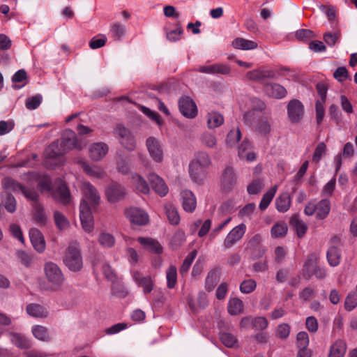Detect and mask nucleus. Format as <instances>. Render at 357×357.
I'll use <instances>...</instances> for the list:
<instances>
[{
    "label": "nucleus",
    "mask_w": 357,
    "mask_h": 357,
    "mask_svg": "<svg viewBox=\"0 0 357 357\" xmlns=\"http://www.w3.org/2000/svg\"><path fill=\"white\" fill-rule=\"evenodd\" d=\"M83 198L79 206V218L82 226L86 232L93 229L92 211H95L100 202L97 189L90 183L85 182L82 186Z\"/></svg>",
    "instance_id": "nucleus-1"
},
{
    "label": "nucleus",
    "mask_w": 357,
    "mask_h": 357,
    "mask_svg": "<svg viewBox=\"0 0 357 357\" xmlns=\"http://www.w3.org/2000/svg\"><path fill=\"white\" fill-rule=\"evenodd\" d=\"M63 264L72 272H79L83 268L81 248L77 241L70 243L63 259Z\"/></svg>",
    "instance_id": "nucleus-2"
},
{
    "label": "nucleus",
    "mask_w": 357,
    "mask_h": 357,
    "mask_svg": "<svg viewBox=\"0 0 357 357\" xmlns=\"http://www.w3.org/2000/svg\"><path fill=\"white\" fill-rule=\"evenodd\" d=\"M44 272L49 288L52 291L59 290L66 279L58 265L52 261L47 262L44 266Z\"/></svg>",
    "instance_id": "nucleus-3"
},
{
    "label": "nucleus",
    "mask_w": 357,
    "mask_h": 357,
    "mask_svg": "<svg viewBox=\"0 0 357 357\" xmlns=\"http://www.w3.org/2000/svg\"><path fill=\"white\" fill-rule=\"evenodd\" d=\"M65 153L73 149L82 150L86 144L82 138H79L71 129L65 130L60 143Z\"/></svg>",
    "instance_id": "nucleus-4"
},
{
    "label": "nucleus",
    "mask_w": 357,
    "mask_h": 357,
    "mask_svg": "<svg viewBox=\"0 0 357 357\" xmlns=\"http://www.w3.org/2000/svg\"><path fill=\"white\" fill-rule=\"evenodd\" d=\"M238 176L232 166L225 167L220 176V186L225 192H230L237 185Z\"/></svg>",
    "instance_id": "nucleus-5"
},
{
    "label": "nucleus",
    "mask_w": 357,
    "mask_h": 357,
    "mask_svg": "<svg viewBox=\"0 0 357 357\" xmlns=\"http://www.w3.org/2000/svg\"><path fill=\"white\" fill-rule=\"evenodd\" d=\"M65 152L58 140L52 142L45 149V165L49 168H54L58 165L57 162L53 160H58Z\"/></svg>",
    "instance_id": "nucleus-6"
},
{
    "label": "nucleus",
    "mask_w": 357,
    "mask_h": 357,
    "mask_svg": "<svg viewBox=\"0 0 357 357\" xmlns=\"http://www.w3.org/2000/svg\"><path fill=\"white\" fill-rule=\"evenodd\" d=\"M126 189L121 184L112 181L105 189V195L109 202L114 204L123 200L126 195Z\"/></svg>",
    "instance_id": "nucleus-7"
},
{
    "label": "nucleus",
    "mask_w": 357,
    "mask_h": 357,
    "mask_svg": "<svg viewBox=\"0 0 357 357\" xmlns=\"http://www.w3.org/2000/svg\"><path fill=\"white\" fill-rule=\"evenodd\" d=\"M287 116L293 123H299L303 118L305 109L303 104L298 99L291 100L287 106Z\"/></svg>",
    "instance_id": "nucleus-8"
},
{
    "label": "nucleus",
    "mask_w": 357,
    "mask_h": 357,
    "mask_svg": "<svg viewBox=\"0 0 357 357\" xmlns=\"http://www.w3.org/2000/svg\"><path fill=\"white\" fill-rule=\"evenodd\" d=\"M146 146L150 156L155 162L162 161L163 151L158 139L154 137H149L146 140Z\"/></svg>",
    "instance_id": "nucleus-9"
},
{
    "label": "nucleus",
    "mask_w": 357,
    "mask_h": 357,
    "mask_svg": "<svg viewBox=\"0 0 357 357\" xmlns=\"http://www.w3.org/2000/svg\"><path fill=\"white\" fill-rule=\"evenodd\" d=\"M178 107L181 113L187 118L192 119L197 114L196 104L188 96H183L179 99Z\"/></svg>",
    "instance_id": "nucleus-10"
},
{
    "label": "nucleus",
    "mask_w": 357,
    "mask_h": 357,
    "mask_svg": "<svg viewBox=\"0 0 357 357\" xmlns=\"http://www.w3.org/2000/svg\"><path fill=\"white\" fill-rule=\"evenodd\" d=\"M126 216L133 224L137 225H145L149 222V215L143 210L130 207L126 210Z\"/></svg>",
    "instance_id": "nucleus-11"
},
{
    "label": "nucleus",
    "mask_w": 357,
    "mask_h": 357,
    "mask_svg": "<svg viewBox=\"0 0 357 357\" xmlns=\"http://www.w3.org/2000/svg\"><path fill=\"white\" fill-rule=\"evenodd\" d=\"M246 231V226L241 223L234 227L227 235L224 240V245L226 248L232 247L237 241H240Z\"/></svg>",
    "instance_id": "nucleus-12"
},
{
    "label": "nucleus",
    "mask_w": 357,
    "mask_h": 357,
    "mask_svg": "<svg viewBox=\"0 0 357 357\" xmlns=\"http://www.w3.org/2000/svg\"><path fill=\"white\" fill-rule=\"evenodd\" d=\"M52 197L63 204V205H67L70 204L71 196L70 190L67 186V185L61 181L59 186L52 192Z\"/></svg>",
    "instance_id": "nucleus-13"
},
{
    "label": "nucleus",
    "mask_w": 357,
    "mask_h": 357,
    "mask_svg": "<svg viewBox=\"0 0 357 357\" xmlns=\"http://www.w3.org/2000/svg\"><path fill=\"white\" fill-rule=\"evenodd\" d=\"M31 243L33 248L39 253L45 250V241L42 232L37 228H31L29 232Z\"/></svg>",
    "instance_id": "nucleus-14"
},
{
    "label": "nucleus",
    "mask_w": 357,
    "mask_h": 357,
    "mask_svg": "<svg viewBox=\"0 0 357 357\" xmlns=\"http://www.w3.org/2000/svg\"><path fill=\"white\" fill-rule=\"evenodd\" d=\"M206 169L190 161L188 172L192 181L198 185H202L206 178Z\"/></svg>",
    "instance_id": "nucleus-15"
},
{
    "label": "nucleus",
    "mask_w": 357,
    "mask_h": 357,
    "mask_svg": "<svg viewBox=\"0 0 357 357\" xmlns=\"http://www.w3.org/2000/svg\"><path fill=\"white\" fill-rule=\"evenodd\" d=\"M132 278L137 284L143 288V292L145 294H149L153 289L154 282L150 275L144 276L139 271L133 273Z\"/></svg>",
    "instance_id": "nucleus-16"
},
{
    "label": "nucleus",
    "mask_w": 357,
    "mask_h": 357,
    "mask_svg": "<svg viewBox=\"0 0 357 357\" xmlns=\"http://www.w3.org/2000/svg\"><path fill=\"white\" fill-rule=\"evenodd\" d=\"M148 180L152 189L160 196L164 197L168 192V188L164 181L156 174L150 173Z\"/></svg>",
    "instance_id": "nucleus-17"
},
{
    "label": "nucleus",
    "mask_w": 357,
    "mask_h": 357,
    "mask_svg": "<svg viewBox=\"0 0 357 357\" xmlns=\"http://www.w3.org/2000/svg\"><path fill=\"white\" fill-rule=\"evenodd\" d=\"M75 162L80 165L84 172L90 176L97 178H103L106 176V172L101 167L96 165L90 166L83 158L75 159Z\"/></svg>",
    "instance_id": "nucleus-18"
},
{
    "label": "nucleus",
    "mask_w": 357,
    "mask_h": 357,
    "mask_svg": "<svg viewBox=\"0 0 357 357\" xmlns=\"http://www.w3.org/2000/svg\"><path fill=\"white\" fill-rule=\"evenodd\" d=\"M108 145L104 142L93 143L89 148V157L93 161L102 160L108 153Z\"/></svg>",
    "instance_id": "nucleus-19"
},
{
    "label": "nucleus",
    "mask_w": 357,
    "mask_h": 357,
    "mask_svg": "<svg viewBox=\"0 0 357 357\" xmlns=\"http://www.w3.org/2000/svg\"><path fill=\"white\" fill-rule=\"evenodd\" d=\"M265 93L271 98L282 99L287 93L286 89L278 83H266L264 86Z\"/></svg>",
    "instance_id": "nucleus-20"
},
{
    "label": "nucleus",
    "mask_w": 357,
    "mask_h": 357,
    "mask_svg": "<svg viewBox=\"0 0 357 357\" xmlns=\"http://www.w3.org/2000/svg\"><path fill=\"white\" fill-rule=\"evenodd\" d=\"M181 196L183 210L190 213L193 212L197 206L195 195L190 190H185L181 192Z\"/></svg>",
    "instance_id": "nucleus-21"
},
{
    "label": "nucleus",
    "mask_w": 357,
    "mask_h": 357,
    "mask_svg": "<svg viewBox=\"0 0 357 357\" xmlns=\"http://www.w3.org/2000/svg\"><path fill=\"white\" fill-rule=\"evenodd\" d=\"M9 335L11 342L17 347L21 349H27L31 348V342L24 335L13 332L10 333Z\"/></svg>",
    "instance_id": "nucleus-22"
},
{
    "label": "nucleus",
    "mask_w": 357,
    "mask_h": 357,
    "mask_svg": "<svg viewBox=\"0 0 357 357\" xmlns=\"http://www.w3.org/2000/svg\"><path fill=\"white\" fill-rule=\"evenodd\" d=\"M33 207V218L39 225H45L47 218L45 215L44 207L40 202H34L32 204Z\"/></svg>",
    "instance_id": "nucleus-23"
},
{
    "label": "nucleus",
    "mask_w": 357,
    "mask_h": 357,
    "mask_svg": "<svg viewBox=\"0 0 357 357\" xmlns=\"http://www.w3.org/2000/svg\"><path fill=\"white\" fill-rule=\"evenodd\" d=\"M138 242L143 245L145 248L151 252L160 254L162 252V247L158 243V241L154 239L150 238L139 237L138 238Z\"/></svg>",
    "instance_id": "nucleus-24"
},
{
    "label": "nucleus",
    "mask_w": 357,
    "mask_h": 357,
    "mask_svg": "<svg viewBox=\"0 0 357 357\" xmlns=\"http://www.w3.org/2000/svg\"><path fill=\"white\" fill-rule=\"evenodd\" d=\"M289 224L296 231L298 238H302L305 236L307 230V226L304 222L299 219L298 215L295 214L291 217L289 220Z\"/></svg>",
    "instance_id": "nucleus-25"
},
{
    "label": "nucleus",
    "mask_w": 357,
    "mask_h": 357,
    "mask_svg": "<svg viewBox=\"0 0 357 357\" xmlns=\"http://www.w3.org/2000/svg\"><path fill=\"white\" fill-rule=\"evenodd\" d=\"M291 205V197L288 192L282 193L275 199V206L278 211L284 213L289 210Z\"/></svg>",
    "instance_id": "nucleus-26"
},
{
    "label": "nucleus",
    "mask_w": 357,
    "mask_h": 357,
    "mask_svg": "<svg viewBox=\"0 0 357 357\" xmlns=\"http://www.w3.org/2000/svg\"><path fill=\"white\" fill-rule=\"evenodd\" d=\"M26 312L31 317L42 318L47 316L48 312L42 305L37 303L29 304L26 307Z\"/></svg>",
    "instance_id": "nucleus-27"
},
{
    "label": "nucleus",
    "mask_w": 357,
    "mask_h": 357,
    "mask_svg": "<svg viewBox=\"0 0 357 357\" xmlns=\"http://www.w3.org/2000/svg\"><path fill=\"white\" fill-rule=\"evenodd\" d=\"M116 169L119 173L128 174L130 170V159L127 156L119 154L116 158Z\"/></svg>",
    "instance_id": "nucleus-28"
},
{
    "label": "nucleus",
    "mask_w": 357,
    "mask_h": 357,
    "mask_svg": "<svg viewBox=\"0 0 357 357\" xmlns=\"http://www.w3.org/2000/svg\"><path fill=\"white\" fill-rule=\"evenodd\" d=\"M232 46L236 49L250 50L257 48V43L255 41L246 40L243 38H236L233 40Z\"/></svg>",
    "instance_id": "nucleus-29"
},
{
    "label": "nucleus",
    "mask_w": 357,
    "mask_h": 357,
    "mask_svg": "<svg viewBox=\"0 0 357 357\" xmlns=\"http://www.w3.org/2000/svg\"><path fill=\"white\" fill-rule=\"evenodd\" d=\"M346 350V343L341 340H337L331 346L328 357H344Z\"/></svg>",
    "instance_id": "nucleus-30"
},
{
    "label": "nucleus",
    "mask_w": 357,
    "mask_h": 357,
    "mask_svg": "<svg viewBox=\"0 0 357 357\" xmlns=\"http://www.w3.org/2000/svg\"><path fill=\"white\" fill-rule=\"evenodd\" d=\"M326 257L331 266H337L341 259L340 250L336 246H331L327 251Z\"/></svg>",
    "instance_id": "nucleus-31"
},
{
    "label": "nucleus",
    "mask_w": 357,
    "mask_h": 357,
    "mask_svg": "<svg viewBox=\"0 0 357 357\" xmlns=\"http://www.w3.org/2000/svg\"><path fill=\"white\" fill-rule=\"evenodd\" d=\"M165 211L171 225H176L179 223L180 216L176 208L174 205L172 204H165Z\"/></svg>",
    "instance_id": "nucleus-32"
},
{
    "label": "nucleus",
    "mask_w": 357,
    "mask_h": 357,
    "mask_svg": "<svg viewBox=\"0 0 357 357\" xmlns=\"http://www.w3.org/2000/svg\"><path fill=\"white\" fill-rule=\"evenodd\" d=\"M220 280V273L218 269L210 271L207 275L205 282V288L208 291L213 290L215 284Z\"/></svg>",
    "instance_id": "nucleus-33"
},
{
    "label": "nucleus",
    "mask_w": 357,
    "mask_h": 357,
    "mask_svg": "<svg viewBox=\"0 0 357 357\" xmlns=\"http://www.w3.org/2000/svg\"><path fill=\"white\" fill-rule=\"evenodd\" d=\"M2 186L5 190H10L13 192H22L24 185L11 177H6L2 180Z\"/></svg>",
    "instance_id": "nucleus-34"
},
{
    "label": "nucleus",
    "mask_w": 357,
    "mask_h": 357,
    "mask_svg": "<svg viewBox=\"0 0 357 357\" xmlns=\"http://www.w3.org/2000/svg\"><path fill=\"white\" fill-rule=\"evenodd\" d=\"M33 336L41 341L48 342L51 340L48 329L43 326L36 325L32 328Z\"/></svg>",
    "instance_id": "nucleus-35"
},
{
    "label": "nucleus",
    "mask_w": 357,
    "mask_h": 357,
    "mask_svg": "<svg viewBox=\"0 0 357 357\" xmlns=\"http://www.w3.org/2000/svg\"><path fill=\"white\" fill-rule=\"evenodd\" d=\"M191 162L206 168H208L211 164L210 156L204 151L197 152Z\"/></svg>",
    "instance_id": "nucleus-36"
},
{
    "label": "nucleus",
    "mask_w": 357,
    "mask_h": 357,
    "mask_svg": "<svg viewBox=\"0 0 357 357\" xmlns=\"http://www.w3.org/2000/svg\"><path fill=\"white\" fill-rule=\"evenodd\" d=\"M271 130V124L268 117L261 119L258 121L255 131L258 134L266 136Z\"/></svg>",
    "instance_id": "nucleus-37"
},
{
    "label": "nucleus",
    "mask_w": 357,
    "mask_h": 357,
    "mask_svg": "<svg viewBox=\"0 0 357 357\" xmlns=\"http://www.w3.org/2000/svg\"><path fill=\"white\" fill-rule=\"evenodd\" d=\"M228 312L231 315H237L242 312L243 309V303L241 300L238 298H233L229 301Z\"/></svg>",
    "instance_id": "nucleus-38"
},
{
    "label": "nucleus",
    "mask_w": 357,
    "mask_h": 357,
    "mask_svg": "<svg viewBox=\"0 0 357 357\" xmlns=\"http://www.w3.org/2000/svg\"><path fill=\"white\" fill-rule=\"evenodd\" d=\"M167 285L169 289L175 287L177 282V269L174 265H171L166 271Z\"/></svg>",
    "instance_id": "nucleus-39"
},
{
    "label": "nucleus",
    "mask_w": 357,
    "mask_h": 357,
    "mask_svg": "<svg viewBox=\"0 0 357 357\" xmlns=\"http://www.w3.org/2000/svg\"><path fill=\"white\" fill-rule=\"evenodd\" d=\"M330 211V203L327 199L321 200L317 205V217L322 220L324 219Z\"/></svg>",
    "instance_id": "nucleus-40"
},
{
    "label": "nucleus",
    "mask_w": 357,
    "mask_h": 357,
    "mask_svg": "<svg viewBox=\"0 0 357 357\" xmlns=\"http://www.w3.org/2000/svg\"><path fill=\"white\" fill-rule=\"evenodd\" d=\"M277 190V185H274L269 189L262 197V199L259 204V208L261 211L265 210L272 201Z\"/></svg>",
    "instance_id": "nucleus-41"
},
{
    "label": "nucleus",
    "mask_w": 357,
    "mask_h": 357,
    "mask_svg": "<svg viewBox=\"0 0 357 357\" xmlns=\"http://www.w3.org/2000/svg\"><path fill=\"white\" fill-rule=\"evenodd\" d=\"M224 122L223 116L217 113L213 112L208 115L207 124L211 129L220 126Z\"/></svg>",
    "instance_id": "nucleus-42"
},
{
    "label": "nucleus",
    "mask_w": 357,
    "mask_h": 357,
    "mask_svg": "<svg viewBox=\"0 0 357 357\" xmlns=\"http://www.w3.org/2000/svg\"><path fill=\"white\" fill-rule=\"evenodd\" d=\"M266 70L264 69H255L246 73V77L248 79L259 83H261L266 79Z\"/></svg>",
    "instance_id": "nucleus-43"
},
{
    "label": "nucleus",
    "mask_w": 357,
    "mask_h": 357,
    "mask_svg": "<svg viewBox=\"0 0 357 357\" xmlns=\"http://www.w3.org/2000/svg\"><path fill=\"white\" fill-rule=\"evenodd\" d=\"M197 251L196 250H193L187 255L180 268V273L181 275H183L188 273L192 261L197 256Z\"/></svg>",
    "instance_id": "nucleus-44"
},
{
    "label": "nucleus",
    "mask_w": 357,
    "mask_h": 357,
    "mask_svg": "<svg viewBox=\"0 0 357 357\" xmlns=\"http://www.w3.org/2000/svg\"><path fill=\"white\" fill-rule=\"evenodd\" d=\"M287 225L285 223H276L271 228V235L275 238L282 237L287 232Z\"/></svg>",
    "instance_id": "nucleus-45"
},
{
    "label": "nucleus",
    "mask_w": 357,
    "mask_h": 357,
    "mask_svg": "<svg viewBox=\"0 0 357 357\" xmlns=\"http://www.w3.org/2000/svg\"><path fill=\"white\" fill-rule=\"evenodd\" d=\"M341 36L340 31L326 32L323 36L324 42L330 47H334Z\"/></svg>",
    "instance_id": "nucleus-46"
},
{
    "label": "nucleus",
    "mask_w": 357,
    "mask_h": 357,
    "mask_svg": "<svg viewBox=\"0 0 357 357\" xmlns=\"http://www.w3.org/2000/svg\"><path fill=\"white\" fill-rule=\"evenodd\" d=\"M220 339L227 347H233L237 343L236 337L230 333H220Z\"/></svg>",
    "instance_id": "nucleus-47"
},
{
    "label": "nucleus",
    "mask_w": 357,
    "mask_h": 357,
    "mask_svg": "<svg viewBox=\"0 0 357 357\" xmlns=\"http://www.w3.org/2000/svg\"><path fill=\"white\" fill-rule=\"evenodd\" d=\"M137 190L144 194L149 193L150 188L145 179L140 175H136L133 177Z\"/></svg>",
    "instance_id": "nucleus-48"
},
{
    "label": "nucleus",
    "mask_w": 357,
    "mask_h": 357,
    "mask_svg": "<svg viewBox=\"0 0 357 357\" xmlns=\"http://www.w3.org/2000/svg\"><path fill=\"white\" fill-rule=\"evenodd\" d=\"M318 257L315 253H311L307 256L304 268L307 275L317 266Z\"/></svg>",
    "instance_id": "nucleus-49"
},
{
    "label": "nucleus",
    "mask_w": 357,
    "mask_h": 357,
    "mask_svg": "<svg viewBox=\"0 0 357 357\" xmlns=\"http://www.w3.org/2000/svg\"><path fill=\"white\" fill-rule=\"evenodd\" d=\"M357 306V292H350L346 297L344 307L347 311L354 310Z\"/></svg>",
    "instance_id": "nucleus-50"
},
{
    "label": "nucleus",
    "mask_w": 357,
    "mask_h": 357,
    "mask_svg": "<svg viewBox=\"0 0 357 357\" xmlns=\"http://www.w3.org/2000/svg\"><path fill=\"white\" fill-rule=\"evenodd\" d=\"M296 37L298 40L307 41L314 38L316 35L310 29H301L296 31Z\"/></svg>",
    "instance_id": "nucleus-51"
},
{
    "label": "nucleus",
    "mask_w": 357,
    "mask_h": 357,
    "mask_svg": "<svg viewBox=\"0 0 357 357\" xmlns=\"http://www.w3.org/2000/svg\"><path fill=\"white\" fill-rule=\"evenodd\" d=\"M176 29L167 33V38L171 42H175L180 39V36L183 33V30L180 22L176 24Z\"/></svg>",
    "instance_id": "nucleus-52"
},
{
    "label": "nucleus",
    "mask_w": 357,
    "mask_h": 357,
    "mask_svg": "<svg viewBox=\"0 0 357 357\" xmlns=\"http://www.w3.org/2000/svg\"><path fill=\"white\" fill-rule=\"evenodd\" d=\"M54 218L56 227L60 229H64L68 227L69 222L66 217L60 212L55 211Z\"/></svg>",
    "instance_id": "nucleus-53"
},
{
    "label": "nucleus",
    "mask_w": 357,
    "mask_h": 357,
    "mask_svg": "<svg viewBox=\"0 0 357 357\" xmlns=\"http://www.w3.org/2000/svg\"><path fill=\"white\" fill-rule=\"evenodd\" d=\"M264 184L261 180H254L247 187V191L250 195H257L263 189Z\"/></svg>",
    "instance_id": "nucleus-54"
},
{
    "label": "nucleus",
    "mask_w": 357,
    "mask_h": 357,
    "mask_svg": "<svg viewBox=\"0 0 357 357\" xmlns=\"http://www.w3.org/2000/svg\"><path fill=\"white\" fill-rule=\"evenodd\" d=\"M99 243L105 248H111L114 245V236L108 233L100 234L98 238Z\"/></svg>",
    "instance_id": "nucleus-55"
},
{
    "label": "nucleus",
    "mask_w": 357,
    "mask_h": 357,
    "mask_svg": "<svg viewBox=\"0 0 357 357\" xmlns=\"http://www.w3.org/2000/svg\"><path fill=\"white\" fill-rule=\"evenodd\" d=\"M121 144L128 151H132L136 147V142L132 134L128 135L123 139H119Z\"/></svg>",
    "instance_id": "nucleus-56"
},
{
    "label": "nucleus",
    "mask_w": 357,
    "mask_h": 357,
    "mask_svg": "<svg viewBox=\"0 0 357 357\" xmlns=\"http://www.w3.org/2000/svg\"><path fill=\"white\" fill-rule=\"evenodd\" d=\"M268 326V321L265 317H257L252 319V328L263 331Z\"/></svg>",
    "instance_id": "nucleus-57"
},
{
    "label": "nucleus",
    "mask_w": 357,
    "mask_h": 357,
    "mask_svg": "<svg viewBox=\"0 0 357 357\" xmlns=\"http://www.w3.org/2000/svg\"><path fill=\"white\" fill-rule=\"evenodd\" d=\"M41 101L42 96L40 94H36L26 99V107L31 110L36 109L40 105Z\"/></svg>",
    "instance_id": "nucleus-58"
},
{
    "label": "nucleus",
    "mask_w": 357,
    "mask_h": 357,
    "mask_svg": "<svg viewBox=\"0 0 357 357\" xmlns=\"http://www.w3.org/2000/svg\"><path fill=\"white\" fill-rule=\"evenodd\" d=\"M256 286V282L254 280H246L241 282L240 290L243 294H250L255 290Z\"/></svg>",
    "instance_id": "nucleus-59"
},
{
    "label": "nucleus",
    "mask_w": 357,
    "mask_h": 357,
    "mask_svg": "<svg viewBox=\"0 0 357 357\" xmlns=\"http://www.w3.org/2000/svg\"><path fill=\"white\" fill-rule=\"evenodd\" d=\"M38 188L43 192H52V181L47 176H45L38 183Z\"/></svg>",
    "instance_id": "nucleus-60"
},
{
    "label": "nucleus",
    "mask_w": 357,
    "mask_h": 357,
    "mask_svg": "<svg viewBox=\"0 0 357 357\" xmlns=\"http://www.w3.org/2000/svg\"><path fill=\"white\" fill-rule=\"evenodd\" d=\"M297 347L299 349L307 348L309 344L308 335L305 331H301L296 336Z\"/></svg>",
    "instance_id": "nucleus-61"
},
{
    "label": "nucleus",
    "mask_w": 357,
    "mask_h": 357,
    "mask_svg": "<svg viewBox=\"0 0 357 357\" xmlns=\"http://www.w3.org/2000/svg\"><path fill=\"white\" fill-rule=\"evenodd\" d=\"M241 134L238 128L236 131L231 130L227 137V144L230 146H233L241 139Z\"/></svg>",
    "instance_id": "nucleus-62"
},
{
    "label": "nucleus",
    "mask_w": 357,
    "mask_h": 357,
    "mask_svg": "<svg viewBox=\"0 0 357 357\" xmlns=\"http://www.w3.org/2000/svg\"><path fill=\"white\" fill-rule=\"evenodd\" d=\"M17 202L14 196L10 193L7 194L4 206L9 213H14L16 211Z\"/></svg>",
    "instance_id": "nucleus-63"
},
{
    "label": "nucleus",
    "mask_w": 357,
    "mask_h": 357,
    "mask_svg": "<svg viewBox=\"0 0 357 357\" xmlns=\"http://www.w3.org/2000/svg\"><path fill=\"white\" fill-rule=\"evenodd\" d=\"M349 76V72L346 67H338L333 73V77L340 82H342Z\"/></svg>",
    "instance_id": "nucleus-64"
}]
</instances>
